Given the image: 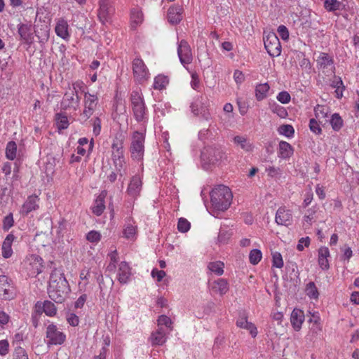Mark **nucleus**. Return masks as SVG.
Returning <instances> with one entry per match:
<instances>
[{
  "mask_svg": "<svg viewBox=\"0 0 359 359\" xmlns=\"http://www.w3.org/2000/svg\"><path fill=\"white\" fill-rule=\"evenodd\" d=\"M70 291L67 280L60 269H54L50 276L48 293L56 303H62Z\"/></svg>",
  "mask_w": 359,
  "mask_h": 359,
  "instance_id": "1",
  "label": "nucleus"
},
{
  "mask_svg": "<svg viewBox=\"0 0 359 359\" xmlns=\"http://www.w3.org/2000/svg\"><path fill=\"white\" fill-rule=\"evenodd\" d=\"M233 195L230 189L224 185H219L212 189L210 201L213 211L224 212L231 205Z\"/></svg>",
  "mask_w": 359,
  "mask_h": 359,
  "instance_id": "2",
  "label": "nucleus"
},
{
  "mask_svg": "<svg viewBox=\"0 0 359 359\" xmlns=\"http://www.w3.org/2000/svg\"><path fill=\"white\" fill-rule=\"evenodd\" d=\"M130 100L134 118L137 122L144 124L148 121V111L140 89L131 93Z\"/></svg>",
  "mask_w": 359,
  "mask_h": 359,
  "instance_id": "3",
  "label": "nucleus"
},
{
  "mask_svg": "<svg viewBox=\"0 0 359 359\" xmlns=\"http://www.w3.org/2000/svg\"><path fill=\"white\" fill-rule=\"evenodd\" d=\"M201 161L205 169L206 165L219 164L226 159V154L219 147L208 146L201 152Z\"/></svg>",
  "mask_w": 359,
  "mask_h": 359,
  "instance_id": "4",
  "label": "nucleus"
},
{
  "mask_svg": "<svg viewBox=\"0 0 359 359\" xmlns=\"http://www.w3.org/2000/svg\"><path fill=\"white\" fill-rule=\"evenodd\" d=\"M144 140L145 136L143 133L136 131L133 134L130 151L131 153V157L133 159L140 161L143 158L144 152Z\"/></svg>",
  "mask_w": 359,
  "mask_h": 359,
  "instance_id": "5",
  "label": "nucleus"
},
{
  "mask_svg": "<svg viewBox=\"0 0 359 359\" xmlns=\"http://www.w3.org/2000/svg\"><path fill=\"white\" fill-rule=\"evenodd\" d=\"M66 338V334L56 325L50 323L46 327L45 341L48 346L62 345Z\"/></svg>",
  "mask_w": 359,
  "mask_h": 359,
  "instance_id": "6",
  "label": "nucleus"
},
{
  "mask_svg": "<svg viewBox=\"0 0 359 359\" xmlns=\"http://www.w3.org/2000/svg\"><path fill=\"white\" fill-rule=\"evenodd\" d=\"M264 48L269 55L271 57H278L281 53V46L280 41L274 32H264Z\"/></svg>",
  "mask_w": 359,
  "mask_h": 359,
  "instance_id": "7",
  "label": "nucleus"
},
{
  "mask_svg": "<svg viewBox=\"0 0 359 359\" xmlns=\"http://www.w3.org/2000/svg\"><path fill=\"white\" fill-rule=\"evenodd\" d=\"M133 72L135 80L139 83H143L150 78V72L144 61L137 57L133 61Z\"/></svg>",
  "mask_w": 359,
  "mask_h": 359,
  "instance_id": "8",
  "label": "nucleus"
},
{
  "mask_svg": "<svg viewBox=\"0 0 359 359\" xmlns=\"http://www.w3.org/2000/svg\"><path fill=\"white\" fill-rule=\"evenodd\" d=\"M316 63L318 69L326 76H330L335 73L334 60L327 53H320Z\"/></svg>",
  "mask_w": 359,
  "mask_h": 359,
  "instance_id": "9",
  "label": "nucleus"
},
{
  "mask_svg": "<svg viewBox=\"0 0 359 359\" xmlns=\"http://www.w3.org/2000/svg\"><path fill=\"white\" fill-rule=\"evenodd\" d=\"M98 104V97L88 92L84 93L83 110L81 116L85 121L88 119L95 112Z\"/></svg>",
  "mask_w": 359,
  "mask_h": 359,
  "instance_id": "10",
  "label": "nucleus"
},
{
  "mask_svg": "<svg viewBox=\"0 0 359 359\" xmlns=\"http://www.w3.org/2000/svg\"><path fill=\"white\" fill-rule=\"evenodd\" d=\"M42 259L36 255H28L25 259L26 269L29 276L36 277L43 271Z\"/></svg>",
  "mask_w": 359,
  "mask_h": 359,
  "instance_id": "11",
  "label": "nucleus"
},
{
  "mask_svg": "<svg viewBox=\"0 0 359 359\" xmlns=\"http://www.w3.org/2000/svg\"><path fill=\"white\" fill-rule=\"evenodd\" d=\"M79 83L74 84V91L70 93H66L61 102V107L64 109H73L76 111L80 104V98L78 96L76 90L75 86H78Z\"/></svg>",
  "mask_w": 359,
  "mask_h": 359,
  "instance_id": "12",
  "label": "nucleus"
},
{
  "mask_svg": "<svg viewBox=\"0 0 359 359\" xmlns=\"http://www.w3.org/2000/svg\"><path fill=\"white\" fill-rule=\"evenodd\" d=\"M177 54L180 61L184 67L191 63L193 60L191 50L185 40H181L178 43Z\"/></svg>",
  "mask_w": 359,
  "mask_h": 359,
  "instance_id": "13",
  "label": "nucleus"
},
{
  "mask_svg": "<svg viewBox=\"0 0 359 359\" xmlns=\"http://www.w3.org/2000/svg\"><path fill=\"white\" fill-rule=\"evenodd\" d=\"M142 189V180L140 175L133 176L127 188L126 193L132 198H136L140 195Z\"/></svg>",
  "mask_w": 359,
  "mask_h": 359,
  "instance_id": "14",
  "label": "nucleus"
},
{
  "mask_svg": "<svg viewBox=\"0 0 359 359\" xmlns=\"http://www.w3.org/2000/svg\"><path fill=\"white\" fill-rule=\"evenodd\" d=\"M0 298L10 299L13 298V287L8 276H0Z\"/></svg>",
  "mask_w": 359,
  "mask_h": 359,
  "instance_id": "15",
  "label": "nucleus"
},
{
  "mask_svg": "<svg viewBox=\"0 0 359 359\" xmlns=\"http://www.w3.org/2000/svg\"><path fill=\"white\" fill-rule=\"evenodd\" d=\"M35 311L39 314L43 312L50 317H53L57 314V308L55 305L50 301L46 300L43 302H37L34 306Z\"/></svg>",
  "mask_w": 359,
  "mask_h": 359,
  "instance_id": "16",
  "label": "nucleus"
},
{
  "mask_svg": "<svg viewBox=\"0 0 359 359\" xmlns=\"http://www.w3.org/2000/svg\"><path fill=\"white\" fill-rule=\"evenodd\" d=\"M276 222L278 225L289 226L292 223V215L290 210L285 207H280L278 209L276 218Z\"/></svg>",
  "mask_w": 359,
  "mask_h": 359,
  "instance_id": "17",
  "label": "nucleus"
},
{
  "mask_svg": "<svg viewBox=\"0 0 359 359\" xmlns=\"http://www.w3.org/2000/svg\"><path fill=\"white\" fill-rule=\"evenodd\" d=\"M169 333L165 328H157L151 332L149 341L152 346H163L167 341Z\"/></svg>",
  "mask_w": 359,
  "mask_h": 359,
  "instance_id": "18",
  "label": "nucleus"
},
{
  "mask_svg": "<svg viewBox=\"0 0 359 359\" xmlns=\"http://www.w3.org/2000/svg\"><path fill=\"white\" fill-rule=\"evenodd\" d=\"M209 288L213 293L222 296L227 293L229 286L226 279L218 278L209 283Z\"/></svg>",
  "mask_w": 359,
  "mask_h": 359,
  "instance_id": "19",
  "label": "nucleus"
},
{
  "mask_svg": "<svg viewBox=\"0 0 359 359\" xmlns=\"http://www.w3.org/2000/svg\"><path fill=\"white\" fill-rule=\"evenodd\" d=\"M18 32L25 43L31 45L34 42V34L32 27L29 24H19L18 25Z\"/></svg>",
  "mask_w": 359,
  "mask_h": 359,
  "instance_id": "20",
  "label": "nucleus"
},
{
  "mask_svg": "<svg viewBox=\"0 0 359 359\" xmlns=\"http://www.w3.org/2000/svg\"><path fill=\"white\" fill-rule=\"evenodd\" d=\"M183 8L180 5H173L168 8V20L170 24L177 25L182 19Z\"/></svg>",
  "mask_w": 359,
  "mask_h": 359,
  "instance_id": "21",
  "label": "nucleus"
},
{
  "mask_svg": "<svg viewBox=\"0 0 359 359\" xmlns=\"http://www.w3.org/2000/svg\"><path fill=\"white\" fill-rule=\"evenodd\" d=\"M123 237L129 241H135L137 236V225L133 219H129L126 222L123 230Z\"/></svg>",
  "mask_w": 359,
  "mask_h": 359,
  "instance_id": "22",
  "label": "nucleus"
},
{
  "mask_svg": "<svg viewBox=\"0 0 359 359\" xmlns=\"http://www.w3.org/2000/svg\"><path fill=\"white\" fill-rule=\"evenodd\" d=\"M39 198L36 195H32L28 196L25 202L22 205L20 213L27 215L30 212L39 208Z\"/></svg>",
  "mask_w": 359,
  "mask_h": 359,
  "instance_id": "23",
  "label": "nucleus"
},
{
  "mask_svg": "<svg viewBox=\"0 0 359 359\" xmlns=\"http://www.w3.org/2000/svg\"><path fill=\"white\" fill-rule=\"evenodd\" d=\"M55 32L57 36L64 40H69L70 37L68 23L63 18H60L57 20Z\"/></svg>",
  "mask_w": 359,
  "mask_h": 359,
  "instance_id": "24",
  "label": "nucleus"
},
{
  "mask_svg": "<svg viewBox=\"0 0 359 359\" xmlns=\"http://www.w3.org/2000/svg\"><path fill=\"white\" fill-rule=\"evenodd\" d=\"M304 322V313L303 311L294 309L290 316V323L295 331H299Z\"/></svg>",
  "mask_w": 359,
  "mask_h": 359,
  "instance_id": "25",
  "label": "nucleus"
},
{
  "mask_svg": "<svg viewBox=\"0 0 359 359\" xmlns=\"http://www.w3.org/2000/svg\"><path fill=\"white\" fill-rule=\"evenodd\" d=\"M131 271L128 264L126 262H122L118 265L117 277L121 283H127L130 278Z\"/></svg>",
  "mask_w": 359,
  "mask_h": 359,
  "instance_id": "26",
  "label": "nucleus"
},
{
  "mask_svg": "<svg viewBox=\"0 0 359 359\" xmlns=\"http://www.w3.org/2000/svg\"><path fill=\"white\" fill-rule=\"evenodd\" d=\"M236 326L249 331L252 337L255 338L257 335V327L252 323L248 322L245 316H241L236 320Z\"/></svg>",
  "mask_w": 359,
  "mask_h": 359,
  "instance_id": "27",
  "label": "nucleus"
},
{
  "mask_svg": "<svg viewBox=\"0 0 359 359\" xmlns=\"http://www.w3.org/2000/svg\"><path fill=\"white\" fill-rule=\"evenodd\" d=\"M315 118L318 119L322 125L328 122L330 109L325 105L318 104L314 108Z\"/></svg>",
  "mask_w": 359,
  "mask_h": 359,
  "instance_id": "28",
  "label": "nucleus"
},
{
  "mask_svg": "<svg viewBox=\"0 0 359 359\" xmlns=\"http://www.w3.org/2000/svg\"><path fill=\"white\" fill-rule=\"evenodd\" d=\"M14 239L15 236L11 233L7 235V236L5 238L1 246L2 256L4 258L8 259L12 256V244Z\"/></svg>",
  "mask_w": 359,
  "mask_h": 359,
  "instance_id": "29",
  "label": "nucleus"
},
{
  "mask_svg": "<svg viewBox=\"0 0 359 359\" xmlns=\"http://www.w3.org/2000/svg\"><path fill=\"white\" fill-rule=\"evenodd\" d=\"M294 149L290 144L280 141L278 145V156L283 159H287L293 154Z\"/></svg>",
  "mask_w": 359,
  "mask_h": 359,
  "instance_id": "30",
  "label": "nucleus"
},
{
  "mask_svg": "<svg viewBox=\"0 0 359 359\" xmlns=\"http://www.w3.org/2000/svg\"><path fill=\"white\" fill-rule=\"evenodd\" d=\"M106 195V191H102L94 202L92 207V211L97 216L101 215L105 209L104 198Z\"/></svg>",
  "mask_w": 359,
  "mask_h": 359,
  "instance_id": "31",
  "label": "nucleus"
},
{
  "mask_svg": "<svg viewBox=\"0 0 359 359\" xmlns=\"http://www.w3.org/2000/svg\"><path fill=\"white\" fill-rule=\"evenodd\" d=\"M233 142L236 147H240L243 150L247 152L252 151L253 149V145L245 136L237 135L233 139Z\"/></svg>",
  "mask_w": 359,
  "mask_h": 359,
  "instance_id": "32",
  "label": "nucleus"
},
{
  "mask_svg": "<svg viewBox=\"0 0 359 359\" xmlns=\"http://www.w3.org/2000/svg\"><path fill=\"white\" fill-rule=\"evenodd\" d=\"M144 20L142 11L140 8H134L130 13V26L132 29H136Z\"/></svg>",
  "mask_w": 359,
  "mask_h": 359,
  "instance_id": "33",
  "label": "nucleus"
},
{
  "mask_svg": "<svg viewBox=\"0 0 359 359\" xmlns=\"http://www.w3.org/2000/svg\"><path fill=\"white\" fill-rule=\"evenodd\" d=\"M330 257V251L327 247H320L318 250V264L320 267L326 270L329 268L328 257Z\"/></svg>",
  "mask_w": 359,
  "mask_h": 359,
  "instance_id": "34",
  "label": "nucleus"
},
{
  "mask_svg": "<svg viewBox=\"0 0 359 359\" xmlns=\"http://www.w3.org/2000/svg\"><path fill=\"white\" fill-rule=\"evenodd\" d=\"M34 34L39 39V42L43 44L46 43L49 39L50 28L46 24L41 25L40 27L37 26L34 30Z\"/></svg>",
  "mask_w": 359,
  "mask_h": 359,
  "instance_id": "35",
  "label": "nucleus"
},
{
  "mask_svg": "<svg viewBox=\"0 0 359 359\" xmlns=\"http://www.w3.org/2000/svg\"><path fill=\"white\" fill-rule=\"evenodd\" d=\"M191 111L195 115H201L203 120L210 121L212 119V116L209 109L203 106L199 108L197 101L191 104Z\"/></svg>",
  "mask_w": 359,
  "mask_h": 359,
  "instance_id": "36",
  "label": "nucleus"
},
{
  "mask_svg": "<svg viewBox=\"0 0 359 359\" xmlns=\"http://www.w3.org/2000/svg\"><path fill=\"white\" fill-rule=\"evenodd\" d=\"M113 9L110 7V5L100 4V9L98 13V17L100 20L103 23L108 22L110 16L112 14Z\"/></svg>",
  "mask_w": 359,
  "mask_h": 359,
  "instance_id": "37",
  "label": "nucleus"
},
{
  "mask_svg": "<svg viewBox=\"0 0 359 359\" xmlns=\"http://www.w3.org/2000/svg\"><path fill=\"white\" fill-rule=\"evenodd\" d=\"M124 155L123 142L122 140L116 137L111 144V158L118 157Z\"/></svg>",
  "mask_w": 359,
  "mask_h": 359,
  "instance_id": "38",
  "label": "nucleus"
},
{
  "mask_svg": "<svg viewBox=\"0 0 359 359\" xmlns=\"http://www.w3.org/2000/svg\"><path fill=\"white\" fill-rule=\"evenodd\" d=\"M305 293L310 299L316 301L318 299L320 295L318 289L313 282H309L306 285Z\"/></svg>",
  "mask_w": 359,
  "mask_h": 359,
  "instance_id": "39",
  "label": "nucleus"
},
{
  "mask_svg": "<svg viewBox=\"0 0 359 359\" xmlns=\"http://www.w3.org/2000/svg\"><path fill=\"white\" fill-rule=\"evenodd\" d=\"M324 7L329 12H334L343 10L345 5L338 0H325Z\"/></svg>",
  "mask_w": 359,
  "mask_h": 359,
  "instance_id": "40",
  "label": "nucleus"
},
{
  "mask_svg": "<svg viewBox=\"0 0 359 359\" xmlns=\"http://www.w3.org/2000/svg\"><path fill=\"white\" fill-rule=\"evenodd\" d=\"M113 161L114 165L116 170V171L119 172L121 176H123L126 174V162L125 161L124 155L118 157L111 158Z\"/></svg>",
  "mask_w": 359,
  "mask_h": 359,
  "instance_id": "41",
  "label": "nucleus"
},
{
  "mask_svg": "<svg viewBox=\"0 0 359 359\" xmlns=\"http://www.w3.org/2000/svg\"><path fill=\"white\" fill-rule=\"evenodd\" d=\"M169 83L168 78L163 74H158L154 79L153 88L155 90H161L167 86Z\"/></svg>",
  "mask_w": 359,
  "mask_h": 359,
  "instance_id": "42",
  "label": "nucleus"
},
{
  "mask_svg": "<svg viewBox=\"0 0 359 359\" xmlns=\"http://www.w3.org/2000/svg\"><path fill=\"white\" fill-rule=\"evenodd\" d=\"M269 86L267 83H261L257 86L255 89V97L258 101H261L267 97L269 90Z\"/></svg>",
  "mask_w": 359,
  "mask_h": 359,
  "instance_id": "43",
  "label": "nucleus"
},
{
  "mask_svg": "<svg viewBox=\"0 0 359 359\" xmlns=\"http://www.w3.org/2000/svg\"><path fill=\"white\" fill-rule=\"evenodd\" d=\"M224 264L220 261L211 262L208 264V269L217 276H222L224 273Z\"/></svg>",
  "mask_w": 359,
  "mask_h": 359,
  "instance_id": "44",
  "label": "nucleus"
},
{
  "mask_svg": "<svg viewBox=\"0 0 359 359\" xmlns=\"http://www.w3.org/2000/svg\"><path fill=\"white\" fill-rule=\"evenodd\" d=\"M17 149V144L14 141L8 142L6 144L5 151L6 157L8 160H14L16 158Z\"/></svg>",
  "mask_w": 359,
  "mask_h": 359,
  "instance_id": "45",
  "label": "nucleus"
},
{
  "mask_svg": "<svg viewBox=\"0 0 359 359\" xmlns=\"http://www.w3.org/2000/svg\"><path fill=\"white\" fill-rule=\"evenodd\" d=\"M158 328H164L163 326L167 329V332H170L172 330V323L171 319L165 316L161 315L158 317L157 320Z\"/></svg>",
  "mask_w": 359,
  "mask_h": 359,
  "instance_id": "46",
  "label": "nucleus"
},
{
  "mask_svg": "<svg viewBox=\"0 0 359 359\" xmlns=\"http://www.w3.org/2000/svg\"><path fill=\"white\" fill-rule=\"evenodd\" d=\"M328 121H330L332 129L335 131H339L343 126V120L339 114H332Z\"/></svg>",
  "mask_w": 359,
  "mask_h": 359,
  "instance_id": "47",
  "label": "nucleus"
},
{
  "mask_svg": "<svg viewBox=\"0 0 359 359\" xmlns=\"http://www.w3.org/2000/svg\"><path fill=\"white\" fill-rule=\"evenodd\" d=\"M316 208L312 207L307 210L303 218L304 225H311L312 222L316 219Z\"/></svg>",
  "mask_w": 359,
  "mask_h": 359,
  "instance_id": "48",
  "label": "nucleus"
},
{
  "mask_svg": "<svg viewBox=\"0 0 359 359\" xmlns=\"http://www.w3.org/2000/svg\"><path fill=\"white\" fill-rule=\"evenodd\" d=\"M332 86L336 89V97L339 99L342 97L344 86L341 79L340 77H335L332 81Z\"/></svg>",
  "mask_w": 359,
  "mask_h": 359,
  "instance_id": "49",
  "label": "nucleus"
},
{
  "mask_svg": "<svg viewBox=\"0 0 359 359\" xmlns=\"http://www.w3.org/2000/svg\"><path fill=\"white\" fill-rule=\"evenodd\" d=\"M278 132L280 135H284L287 137H292L294 134V130L293 127L289 124L280 126L278 128Z\"/></svg>",
  "mask_w": 359,
  "mask_h": 359,
  "instance_id": "50",
  "label": "nucleus"
},
{
  "mask_svg": "<svg viewBox=\"0 0 359 359\" xmlns=\"http://www.w3.org/2000/svg\"><path fill=\"white\" fill-rule=\"evenodd\" d=\"M262 252L258 249H253L250 251L249 255L250 262L252 264H257L262 259Z\"/></svg>",
  "mask_w": 359,
  "mask_h": 359,
  "instance_id": "51",
  "label": "nucleus"
},
{
  "mask_svg": "<svg viewBox=\"0 0 359 359\" xmlns=\"http://www.w3.org/2000/svg\"><path fill=\"white\" fill-rule=\"evenodd\" d=\"M55 120H56L57 128L60 130L65 129L69 126V121H68L67 117L63 114H57L56 115Z\"/></svg>",
  "mask_w": 359,
  "mask_h": 359,
  "instance_id": "52",
  "label": "nucleus"
},
{
  "mask_svg": "<svg viewBox=\"0 0 359 359\" xmlns=\"http://www.w3.org/2000/svg\"><path fill=\"white\" fill-rule=\"evenodd\" d=\"M322 124L318 119L313 118L309 121V128L311 131L316 135H320L322 133V129L320 125Z\"/></svg>",
  "mask_w": 359,
  "mask_h": 359,
  "instance_id": "53",
  "label": "nucleus"
},
{
  "mask_svg": "<svg viewBox=\"0 0 359 359\" xmlns=\"http://www.w3.org/2000/svg\"><path fill=\"white\" fill-rule=\"evenodd\" d=\"M191 227L190 222L185 218L181 217L178 220L177 229L182 233L187 232Z\"/></svg>",
  "mask_w": 359,
  "mask_h": 359,
  "instance_id": "54",
  "label": "nucleus"
},
{
  "mask_svg": "<svg viewBox=\"0 0 359 359\" xmlns=\"http://www.w3.org/2000/svg\"><path fill=\"white\" fill-rule=\"evenodd\" d=\"M273 266L281 269L283 266V260L280 253L274 252L272 253Z\"/></svg>",
  "mask_w": 359,
  "mask_h": 359,
  "instance_id": "55",
  "label": "nucleus"
},
{
  "mask_svg": "<svg viewBox=\"0 0 359 359\" xmlns=\"http://www.w3.org/2000/svg\"><path fill=\"white\" fill-rule=\"evenodd\" d=\"M101 237V233L94 230L89 231L86 236L87 241L95 243H97L100 241Z\"/></svg>",
  "mask_w": 359,
  "mask_h": 359,
  "instance_id": "56",
  "label": "nucleus"
},
{
  "mask_svg": "<svg viewBox=\"0 0 359 359\" xmlns=\"http://www.w3.org/2000/svg\"><path fill=\"white\" fill-rule=\"evenodd\" d=\"M271 109L273 113L276 114L280 118H285L287 115L286 109L283 107L277 104L276 103H274L271 107Z\"/></svg>",
  "mask_w": 359,
  "mask_h": 359,
  "instance_id": "57",
  "label": "nucleus"
},
{
  "mask_svg": "<svg viewBox=\"0 0 359 359\" xmlns=\"http://www.w3.org/2000/svg\"><path fill=\"white\" fill-rule=\"evenodd\" d=\"M108 257H109L110 262L108 266V269L109 270H114L116 268V264L118 261V256L116 250H114V251L111 252Z\"/></svg>",
  "mask_w": 359,
  "mask_h": 359,
  "instance_id": "58",
  "label": "nucleus"
},
{
  "mask_svg": "<svg viewBox=\"0 0 359 359\" xmlns=\"http://www.w3.org/2000/svg\"><path fill=\"white\" fill-rule=\"evenodd\" d=\"M231 233L227 231L221 230L217 237V242L219 244H226L230 239Z\"/></svg>",
  "mask_w": 359,
  "mask_h": 359,
  "instance_id": "59",
  "label": "nucleus"
},
{
  "mask_svg": "<svg viewBox=\"0 0 359 359\" xmlns=\"http://www.w3.org/2000/svg\"><path fill=\"white\" fill-rule=\"evenodd\" d=\"M14 220L13 214L10 213L7 216H6L3 220V228L5 230H8L13 226Z\"/></svg>",
  "mask_w": 359,
  "mask_h": 359,
  "instance_id": "60",
  "label": "nucleus"
},
{
  "mask_svg": "<svg viewBox=\"0 0 359 359\" xmlns=\"http://www.w3.org/2000/svg\"><path fill=\"white\" fill-rule=\"evenodd\" d=\"M276 98L282 104H287L290 101L291 97L287 91H282L278 94Z\"/></svg>",
  "mask_w": 359,
  "mask_h": 359,
  "instance_id": "61",
  "label": "nucleus"
},
{
  "mask_svg": "<svg viewBox=\"0 0 359 359\" xmlns=\"http://www.w3.org/2000/svg\"><path fill=\"white\" fill-rule=\"evenodd\" d=\"M66 319H67V323L70 325L74 326V327L77 326L79 323V317L73 313H68L67 315Z\"/></svg>",
  "mask_w": 359,
  "mask_h": 359,
  "instance_id": "62",
  "label": "nucleus"
},
{
  "mask_svg": "<svg viewBox=\"0 0 359 359\" xmlns=\"http://www.w3.org/2000/svg\"><path fill=\"white\" fill-rule=\"evenodd\" d=\"M165 272L162 270L154 269L151 271V276L156 278L158 282H161L163 280V278L165 276Z\"/></svg>",
  "mask_w": 359,
  "mask_h": 359,
  "instance_id": "63",
  "label": "nucleus"
},
{
  "mask_svg": "<svg viewBox=\"0 0 359 359\" xmlns=\"http://www.w3.org/2000/svg\"><path fill=\"white\" fill-rule=\"evenodd\" d=\"M14 359H28V355L25 350L20 347L15 351Z\"/></svg>",
  "mask_w": 359,
  "mask_h": 359,
  "instance_id": "64",
  "label": "nucleus"
}]
</instances>
